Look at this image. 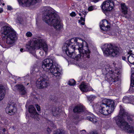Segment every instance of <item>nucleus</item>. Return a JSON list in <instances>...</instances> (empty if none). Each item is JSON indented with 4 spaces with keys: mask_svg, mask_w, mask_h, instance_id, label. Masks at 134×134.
Listing matches in <instances>:
<instances>
[{
    "mask_svg": "<svg viewBox=\"0 0 134 134\" xmlns=\"http://www.w3.org/2000/svg\"><path fill=\"white\" fill-rule=\"evenodd\" d=\"M104 55L107 57H115L119 53V49L111 44H105L102 46Z\"/></svg>",
    "mask_w": 134,
    "mask_h": 134,
    "instance_id": "7",
    "label": "nucleus"
},
{
    "mask_svg": "<svg viewBox=\"0 0 134 134\" xmlns=\"http://www.w3.org/2000/svg\"><path fill=\"white\" fill-rule=\"evenodd\" d=\"M5 94V91L2 85H0V101L4 98Z\"/></svg>",
    "mask_w": 134,
    "mask_h": 134,
    "instance_id": "18",
    "label": "nucleus"
},
{
    "mask_svg": "<svg viewBox=\"0 0 134 134\" xmlns=\"http://www.w3.org/2000/svg\"><path fill=\"white\" fill-rule=\"evenodd\" d=\"M1 33L3 37L6 39V42L7 44H12L17 39L15 32L8 26H5L2 28Z\"/></svg>",
    "mask_w": 134,
    "mask_h": 134,
    "instance_id": "5",
    "label": "nucleus"
},
{
    "mask_svg": "<svg viewBox=\"0 0 134 134\" xmlns=\"http://www.w3.org/2000/svg\"><path fill=\"white\" fill-rule=\"evenodd\" d=\"M13 89L15 91H18L22 95L25 94L26 93L24 86L23 85H16L14 87Z\"/></svg>",
    "mask_w": 134,
    "mask_h": 134,
    "instance_id": "15",
    "label": "nucleus"
},
{
    "mask_svg": "<svg viewBox=\"0 0 134 134\" xmlns=\"http://www.w3.org/2000/svg\"><path fill=\"white\" fill-rule=\"evenodd\" d=\"M129 55L127 57L129 62L131 64L134 65V52H133L131 50H130L128 52Z\"/></svg>",
    "mask_w": 134,
    "mask_h": 134,
    "instance_id": "17",
    "label": "nucleus"
},
{
    "mask_svg": "<svg viewBox=\"0 0 134 134\" xmlns=\"http://www.w3.org/2000/svg\"><path fill=\"white\" fill-rule=\"evenodd\" d=\"M82 131L85 132V130H82Z\"/></svg>",
    "mask_w": 134,
    "mask_h": 134,
    "instance_id": "48",
    "label": "nucleus"
},
{
    "mask_svg": "<svg viewBox=\"0 0 134 134\" xmlns=\"http://www.w3.org/2000/svg\"><path fill=\"white\" fill-rule=\"evenodd\" d=\"M30 47L34 48H42L45 52L48 50V47L45 41L42 39H35L29 45Z\"/></svg>",
    "mask_w": 134,
    "mask_h": 134,
    "instance_id": "8",
    "label": "nucleus"
},
{
    "mask_svg": "<svg viewBox=\"0 0 134 134\" xmlns=\"http://www.w3.org/2000/svg\"><path fill=\"white\" fill-rule=\"evenodd\" d=\"M81 25H84L85 24V23H84V22H82V21H81Z\"/></svg>",
    "mask_w": 134,
    "mask_h": 134,
    "instance_id": "42",
    "label": "nucleus"
},
{
    "mask_svg": "<svg viewBox=\"0 0 134 134\" xmlns=\"http://www.w3.org/2000/svg\"><path fill=\"white\" fill-rule=\"evenodd\" d=\"M19 4L24 7L29 6L35 4L37 0H18Z\"/></svg>",
    "mask_w": 134,
    "mask_h": 134,
    "instance_id": "11",
    "label": "nucleus"
},
{
    "mask_svg": "<svg viewBox=\"0 0 134 134\" xmlns=\"http://www.w3.org/2000/svg\"><path fill=\"white\" fill-rule=\"evenodd\" d=\"M87 119L94 123L96 122L97 120L96 118L94 116H88L87 117Z\"/></svg>",
    "mask_w": 134,
    "mask_h": 134,
    "instance_id": "22",
    "label": "nucleus"
},
{
    "mask_svg": "<svg viewBox=\"0 0 134 134\" xmlns=\"http://www.w3.org/2000/svg\"><path fill=\"white\" fill-rule=\"evenodd\" d=\"M47 131L48 132L47 134H49V133L51 132V130L49 128H48L47 129Z\"/></svg>",
    "mask_w": 134,
    "mask_h": 134,
    "instance_id": "37",
    "label": "nucleus"
},
{
    "mask_svg": "<svg viewBox=\"0 0 134 134\" xmlns=\"http://www.w3.org/2000/svg\"><path fill=\"white\" fill-rule=\"evenodd\" d=\"M93 107L94 108V110H95L96 111H99L100 109L101 108L100 107V105L97 104L93 105Z\"/></svg>",
    "mask_w": 134,
    "mask_h": 134,
    "instance_id": "24",
    "label": "nucleus"
},
{
    "mask_svg": "<svg viewBox=\"0 0 134 134\" xmlns=\"http://www.w3.org/2000/svg\"><path fill=\"white\" fill-rule=\"evenodd\" d=\"M109 80L111 81L114 82H116V80L113 78L112 77H110L109 78Z\"/></svg>",
    "mask_w": 134,
    "mask_h": 134,
    "instance_id": "34",
    "label": "nucleus"
},
{
    "mask_svg": "<svg viewBox=\"0 0 134 134\" xmlns=\"http://www.w3.org/2000/svg\"><path fill=\"white\" fill-rule=\"evenodd\" d=\"M130 86L132 87H134V74H132L131 76Z\"/></svg>",
    "mask_w": 134,
    "mask_h": 134,
    "instance_id": "25",
    "label": "nucleus"
},
{
    "mask_svg": "<svg viewBox=\"0 0 134 134\" xmlns=\"http://www.w3.org/2000/svg\"><path fill=\"white\" fill-rule=\"evenodd\" d=\"M79 15L81 16V13H79Z\"/></svg>",
    "mask_w": 134,
    "mask_h": 134,
    "instance_id": "47",
    "label": "nucleus"
},
{
    "mask_svg": "<svg viewBox=\"0 0 134 134\" xmlns=\"http://www.w3.org/2000/svg\"><path fill=\"white\" fill-rule=\"evenodd\" d=\"M29 112L31 114L32 116L34 118H35L38 115L36 110L33 105H30L28 108Z\"/></svg>",
    "mask_w": 134,
    "mask_h": 134,
    "instance_id": "16",
    "label": "nucleus"
},
{
    "mask_svg": "<svg viewBox=\"0 0 134 134\" xmlns=\"http://www.w3.org/2000/svg\"><path fill=\"white\" fill-rule=\"evenodd\" d=\"M80 88L81 91L84 92L93 90L92 88L90 87L88 84L83 82H82L80 85Z\"/></svg>",
    "mask_w": 134,
    "mask_h": 134,
    "instance_id": "14",
    "label": "nucleus"
},
{
    "mask_svg": "<svg viewBox=\"0 0 134 134\" xmlns=\"http://www.w3.org/2000/svg\"><path fill=\"white\" fill-rule=\"evenodd\" d=\"M75 81L73 79L70 80L68 82V84L70 86H73L75 84Z\"/></svg>",
    "mask_w": 134,
    "mask_h": 134,
    "instance_id": "27",
    "label": "nucleus"
},
{
    "mask_svg": "<svg viewBox=\"0 0 134 134\" xmlns=\"http://www.w3.org/2000/svg\"><path fill=\"white\" fill-rule=\"evenodd\" d=\"M3 11V9L2 8H0V13H2Z\"/></svg>",
    "mask_w": 134,
    "mask_h": 134,
    "instance_id": "40",
    "label": "nucleus"
},
{
    "mask_svg": "<svg viewBox=\"0 0 134 134\" xmlns=\"http://www.w3.org/2000/svg\"><path fill=\"white\" fill-rule=\"evenodd\" d=\"M32 134H36L35 133H33Z\"/></svg>",
    "mask_w": 134,
    "mask_h": 134,
    "instance_id": "49",
    "label": "nucleus"
},
{
    "mask_svg": "<svg viewBox=\"0 0 134 134\" xmlns=\"http://www.w3.org/2000/svg\"><path fill=\"white\" fill-rule=\"evenodd\" d=\"M12 9V8L10 6H8V10H11Z\"/></svg>",
    "mask_w": 134,
    "mask_h": 134,
    "instance_id": "39",
    "label": "nucleus"
},
{
    "mask_svg": "<svg viewBox=\"0 0 134 134\" xmlns=\"http://www.w3.org/2000/svg\"><path fill=\"white\" fill-rule=\"evenodd\" d=\"M55 58H47L43 60L42 63V67L43 70L50 72L56 77L60 76L61 75V71L55 65Z\"/></svg>",
    "mask_w": 134,
    "mask_h": 134,
    "instance_id": "4",
    "label": "nucleus"
},
{
    "mask_svg": "<svg viewBox=\"0 0 134 134\" xmlns=\"http://www.w3.org/2000/svg\"><path fill=\"white\" fill-rule=\"evenodd\" d=\"M101 6L103 10L107 11H110L113 9L114 3L112 1L107 0L103 2Z\"/></svg>",
    "mask_w": 134,
    "mask_h": 134,
    "instance_id": "9",
    "label": "nucleus"
},
{
    "mask_svg": "<svg viewBox=\"0 0 134 134\" xmlns=\"http://www.w3.org/2000/svg\"><path fill=\"white\" fill-rule=\"evenodd\" d=\"M42 19L45 23L53 26L57 30H59L62 28L59 17L51 10L46 9L43 13Z\"/></svg>",
    "mask_w": 134,
    "mask_h": 134,
    "instance_id": "3",
    "label": "nucleus"
},
{
    "mask_svg": "<svg viewBox=\"0 0 134 134\" xmlns=\"http://www.w3.org/2000/svg\"><path fill=\"white\" fill-rule=\"evenodd\" d=\"M121 11L122 13L124 14H127V12L128 7L125 5V3L121 4Z\"/></svg>",
    "mask_w": 134,
    "mask_h": 134,
    "instance_id": "20",
    "label": "nucleus"
},
{
    "mask_svg": "<svg viewBox=\"0 0 134 134\" xmlns=\"http://www.w3.org/2000/svg\"><path fill=\"white\" fill-rule=\"evenodd\" d=\"M120 110L119 115L121 116H118L114 119L116 124L121 128L126 131L129 133H133L134 132V128L131 126L128 125V124L124 120L127 119L129 121H132L131 116L130 115L127 113L125 112V110L121 105L120 106Z\"/></svg>",
    "mask_w": 134,
    "mask_h": 134,
    "instance_id": "2",
    "label": "nucleus"
},
{
    "mask_svg": "<svg viewBox=\"0 0 134 134\" xmlns=\"http://www.w3.org/2000/svg\"><path fill=\"white\" fill-rule=\"evenodd\" d=\"M100 112L104 115H108L113 111L115 108V103L110 99H104L100 105Z\"/></svg>",
    "mask_w": 134,
    "mask_h": 134,
    "instance_id": "6",
    "label": "nucleus"
},
{
    "mask_svg": "<svg viewBox=\"0 0 134 134\" xmlns=\"http://www.w3.org/2000/svg\"><path fill=\"white\" fill-rule=\"evenodd\" d=\"M2 4L3 5H4V3H3V0H0V5H1Z\"/></svg>",
    "mask_w": 134,
    "mask_h": 134,
    "instance_id": "38",
    "label": "nucleus"
},
{
    "mask_svg": "<svg viewBox=\"0 0 134 134\" xmlns=\"http://www.w3.org/2000/svg\"><path fill=\"white\" fill-rule=\"evenodd\" d=\"M122 59L124 60H125L126 59V58L125 57L123 56L122 57Z\"/></svg>",
    "mask_w": 134,
    "mask_h": 134,
    "instance_id": "43",
    "label": "nucleus"
},
{
    "mask_svg": "<svg viewBox=\"0 0 134 134\" xmlns=\"http://www.w3.org/2000/svg\"><path fill=\"white\" fill-rule=\"evenodd\" d=\"M2 130L3 132H5L6 131V129H3Z\"/></svg>",
    "mask_w": 134,
    "mask_h": 134,
    "instance_id": "46",
    "label": "nucleus"
},
{
    "mask_svg": "<svg viewBox=\"0 0 134 134\" xmlns=\"http://www.w3.org/2000/svg\"><path fill=\"white\" fill-rule=\"evenodd\" d=\"M96 9V7L94 5L90 6L88 8V10L89 11H92Z\"/></svg>",
    "mask_w": 134,
    "mask_h": 134,
    "instance_id": "29",
    "label": "nucleus"
},
{
    "mask_svg": "<svg viewBox=\"0 0 134 134\" xmlns=\"http://www.w3.org/2000/svg\"><path fill=\"white\" fill-rule=\"evenodd\" d=\"M100 27L103 31L109 30L110 27V24L106 19L103 20L100 23Z\"/></svg>",
    "mask_w": 134,
    "mask_h": 134,
    "instance_id": "13",
    "label": "nucleus"
},
{
    "mask_svg": "<svg viewBox=\"0 0 134 134\" xmlns=\"http://www.w3.org/2000/svg\"><path fill=\"white\" fill-rule=\"evenodd\" d=\"M131 102L132 104H134V100H132L131 101Z\"/></svg>",
    "mask_w": 134,
    "mask_h": 134,
    "instance_id": "44",
    "label": "nucleus"
},
{
    "mask_svg": "<svg viewBox=\"0 0 134 134\" xmlns=\"http://www.w3.org/2000/svg\"><path fill=\"white\" fill-rule=\"evenodd\" d=\"M76 14L74 12H72L70 14V15L71 16H75L76 15Z\"/></svg>",
    "mask_w": 134,
    "mask_h": 134,
    "instance_id": "32",
    "label": "nucleus"
},
{
    "mask_svg": "<svg viewBox=\"0 0 134 134\" xmlns=\"http://www.w3.org/2000/svg\"><path fill=\"white\" fill-rule=\"evenodd\" d=\"M55 134H64V133L60 131H58L55 133Z\"/></svg>",
    "mask_w": 134,
    "mask_h": 134,
    "instance_id": "35",
    "label": "nucleus"
},
{
    "mask_svg": "<svg viewBox=\"0 0 134 134\" xmlns=\"http://www.w3.org/2000/svg\"><path fill=\"white\" fill-rule=\"evenodd\" d=\"M50 125L52 127H55V125L53 122H51L50 124Z\"/></svg>",
    "mask_w": 134,
    "mask_h": 134,
    "instance_id": "36",
    "label": "nucleus"
},
{
    "mask_svg": "<svg viewBox=\"0 0 134 134\" xmlns=\"http://www.w3.org/2000/svg\"><path fill=\"white\" fill-rule=\"evenodd\" d=\"M59 109L58 108L54 107L52 108V112L53 116H56L59 114Z\"/></svg>",
    "mask_w": 134,
    "mask_h": 134,
    "instance_id": "21",
    "label": "nucleus"
},
{
    "mask_svg": "<svg viewBox=\"0 0 134 134\" xmlns=\"http://www.w3.org/2000/svg\"><path fill=\"white\" fill-rule=\"evenodd\" d=\"M0 134H1L0 133Z\"/></svg>",
    "mask_w": 134,
    "mask_h": 134,
    "instance_id": "51",
    "label": "nucleus"
},
{
    "mask_svg": "<svg viewBox=\"0 0 134 134\" xmlns=\"http://www.w3.org/2000/svg\"><path fill=\"white\" fill-rule=\"evenodd\" d=\"M6 113L10 115H14L17 111V109L14 104H10L8 105L5 109Z\"/></svg>",
    "mask_w": 134,
    "mask_h": 134,
    "instance_id": "12",
    "label": "nucleus"
},
{
    "mask_svg": "<svg viewBox=\"0 0 134 134\" xmlns=\"http://www.w3.org/2000/svg\"><path fill=\"white\" fill-rule=\"evenodd\" d=\"M70 128L71 127H70ZM72 129L70 130V133L71 134H77V129L74 127H71Z\"/></svg>",
    "mask_w": 134,
    "mask_h": 134,
    "instance_id": "26",
    "label": "nucleus"
},
{
    "mask_svg": "<svg viewBox=\"0 0 134 134\" xmlns=\"http://www.w3.org/2000/svg\"><path fill=\"white\" fill-rule=\"evenodd\" d=\"M123 101L124 103H129L130 102V99L128 97H124L123 98Z\"/></svg>",
    "mask_w": 134,
    "mask_h": 134,
    "instance_id": "23",
    "label": "nucleus"
},
{
    "mask_svg": "<svg viewBox=\"0 0 134 134\" xmlns=\"http://www.w3.org/2000/svg\"><path fill=\"white\" fill-rule=\"evenodd\" d=\"M85 21V19L83 18L82 17H81L80 18V19L79 20V22L80 23H81V21H83L84 22Z\"/></svg>",
    "mask_w": 134,
    "mask_h": 134,
    "instance_id": "33",
    "label": "nucleus"
},
{
    "mask_svg": "<svg viewBox=\"0 0 134 134\" xmlns=\"http://www.w3.org/2000/svg\"><path fill=\"white\" fill-rule=\"evenodd\" d=\"M63 50L68 56L76 60L82 58L85 54L87 58H90V51L87 42L79 37L73 38L67 41Z\"/></svg>",
    "mask_w": 134,
    "mask_h": 134,
    "instance_id": "1",
    "label": "nucleus"
},
{
    "mask_svg": "<svg viewBox=\"0 0 134 134\" xmlns=\"http://www.w3.org/2000/svg\"><path fill=\"white\" fill-rule=\"evenodd\" d=\"M36 84L38 87L42 88L47 86L48 82L47 80L42 78L40 80H38L36 81Z\"/></svg>",
    "mask_w": 134,
    "mask_h": 134,
    "instance_id": "10",
    "label": "nucleus"
},
{
    "mask_svg": "<svg viewBox=\"0 0 134 134\" xmlns=\"http://www.w3.org/2000/svg\"><path fill=\"white\" fill-rule=\"evenodd\" d=\"M89 134H97V133L96 132H91Z\"/></svg>",
    "mask_w": 134,
    "mask_h": 134,
    "instance_id": "41",
    "label": "nucleus"
},
{
    "mask_svg": "<svg viewBox=\"0 0 134 134\" xmlns=\"http://www.w3.org/2000/svg\"><path fill=\"white\" fill-rule=\"evenodd\" d=\"M35 106L37 110L38 111H40V110L41 109L40 106L38 105V104H35Z\"/></svg>",
    "mask_w": 134,
    "mask_h": 134,
    "instance_id": "31",
    "label": "nucleus"
},
{
    "mask_svg": "<svg viewBox=\"0 0 134 134\" xmlns=\"http://www.w3.org/2000/svg\"><path fill=\"white\" fill-rule=\"evenodd\" d=\"M32 35V34L31 32H28L26 34V36L27 37H30Z\"/></svg>",
    "mask_w": 134,
    "mask_h": 134,
    "instance_id": "30",
    "label": "nucleus"
},
{
    "mask_svg": "<svg viewBox=\"0 0 134 134\" xmlns=\"http://www.w3.org/2000/svg\"><path fill=\"white\" fill-rule=\"evenodd\" d=\"M96 97L95 96L92 95H90L87 97L88 100L90 101L93 100Z\"/></svg>",
    "mask_w": 134,
    "mask_h": 134,
    "instance_id": "28",
    "label": "nucleus"
},
{
    "mask_svg": "<svg viewBox=\"0 0 134 134\" xmlns=\"http://www.w3.org/2000/svg\"><path fill=\"white\" fill-rule=\"evenodd\" d=\"M68 127V126H67L68 128V129H69V128Z\"/></svg>",
    "mask_w": 134,
    "mask_h": 134,
    "instance_id": "50",
    "label": "nucleus"
},
{
    "mask_svg": "<svg viewBox=\"0 0 134 134\" xmlns=\"http://www.w3.org/2000/svg\"><path fill=\"white\" fill-rule=\"evenodd\" d=\"M23 48H21L20 49V51L21 52H23Z\"/></svg>",
    "mask_w": 134,
    "mask_h": 134,
    "instance_id": "45",
    "label": "nucleus"
},
{
    "mask_svg": "<svg viewBox=\"0 0 134 134\" xmlns=\"http://www.w3.org/2000/svg\"><path fill=\"white\" fill-rule=\"evenodd\" d=\"M84 110V108L82 105L77 106L74 109L73 111L74 113L80 112L83 111Z\"/></svg>",
    "mask_w": 134,
    "mask_h": 134,
    "instance_id": "19",
    "label": "nucleus"
}]
</instances>
